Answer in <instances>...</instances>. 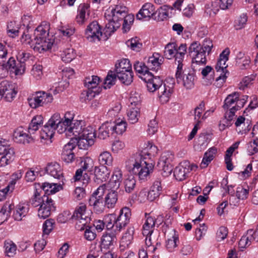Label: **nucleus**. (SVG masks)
I'll list each match as a JSON object with an SVG mask.
<instances>
[{
    "mask_svg": "<svg viewBox=\"0 0 258 258\" xmlns=\"http://www.w3.org/2000/svg\"><path fill=\"white\" fill-rule=\"evenodd\" d=\"M85 122L83 120H78L73 119L72 124L70 127V135L72 134L74 138L80 136L83 134L87 127L85 126Z\"/></svg>",
    "mask_w": 258,
    "mask_h": 258,
    "instance_id": "27",
    "label": "nucleus"
},
{
    "mask_svg": "<svg viewBox=\"0 0 258 258\" xmlns=\"http://www.w3.org/2000/svg\"><path fill=\"white\" fill-rule=\"evenodd\" d=\"M38 95H39L42 106L50 103L53 101V97L50 93H46L44 92H38Z\"/></svg>",
    "mask_w": 258,
    "mask_h": 258,
    "instance_id": "64",
    "label": "nucleus"
},
{
    "mask_svg": "<svg viewBox=\"0 0 258 258\" xmlns=\"http://www.w3.org/2000/svg\"><path fill=\"white\" fill-rule=\"evenodd\" d=\"M29 210V205L28 203H20L18 205L14 212L13 217L15 220L20 221L26 216Z\"/></svg>",
    "mask_w": 258,
    "mask_h": 258,
    "instance_id": "28",
    "label": "nucleus"
},
{
    "mask_svg": "<svg viewBox=\"0 0 258 258\" xmlns=\"http://www.w3.org/2000/svg\"><path fill=\"white\" fill-rule=\"evenodd\" d=\"M179 242L178 235L174 229H172L167 234V240L166 242V247L169 252L173 251L177 246Z\"/></svg>",
    "mask_w": 258,
    "mask_h": 258,
    "instance_id": "29",
    "label": "nucleus"
},
{
    "mask_svg": "<svg viewBox=\"0 0 258 258\" xmlns=\"http://www.w3.org/2000/svg\"><path fill=\"white\" fill-rule=\"evenodd\" d=\"M89 5L81 4L78 9V15L76 17V22L81 25L88 22L89 19Z\"/></svg>",
    "mask_w": 258,
    "mask_h": 258,
    "instance_id": "20",
    "label": "nucleus"
},
{
    "mask_svg": "<svg viewBox=\"0 0 258 258\" xmlns=\"http://www.w3.org/2000/svg\"><path fill=\"white\" fill-rule=\"evenodd\" d=\"M111 126L112 127V134L115 133L118 135L122 134L126 130V122L123 120H117L113 123L111 122Z\"/></svg>",
    "mask_w": 258,
    "mask_h": 258,
    "instance_id": "43",
    "label": "nucleus"
},
{
    "mask_svg": "<svg viewBox=\"0 0 258 258\" xmlns=\"http://www.w3.org/2000/svg\"><path fill=\"white\" fill-rule=\"evenodd\" d=\"M158 149L156 146L150 145L144 149L139 153L142 155V157L145 160L150 162V160L152 157L155 156L157 154Z\"/></svg>",
    "mask_w": 258,
    "mask_h": 258,
    "instance_id": "35",
    "label": "nucleus"
},
{
    "mask_svg": "<svg viewBox=\"0 0 258 258\" xmlns=\"http://www.w3.org/2000/svg\"><path fill=\"white\" fill-rule=\"evenodd\" d=\"M217 151V148L212 147L210 148L208 151L205 153L202 162L200 165L201 168H205L208 165L211 161L213 160L214 155L216 154Z\"/></svg>",
    "mask_w": 258,
    "mask_h": 258,
    "instance_id": "37",
    "label": "nucleus"
},
{
    "mask_svg": "<svg viewBox=\"0 0 258 258\" xmlns=\"http://www.w3.org/2000/svg\"><path fill=\"white\" fill-rule=\"evenodd\" d=\"M90 214L89 213L86 212V206L84 204H80L79 205L76 207L73 215L72 216L73 219H77L83 216V215H86Z\"/></svg>",
    "mask_w": 258,
    "mask_h": 258,
    "instance_id": "60",
    "label": "nucleus"
},
{
    "mask_svg": "<svg viewBox=\"0 0 258 258\" xmlns=\"http://www.w3.org/2000/svg\"><path fill=\"white\" fill-rule=\"evenodd\" d=\"M209 142L208 136L205 134H201L196 141L194 147L196 150L201 151L204 149Z\"/></svg>",
    "mask_w": 258,
    "mask_h": 258,
    "instance_id": "40",
    "label": "nucleus"
},
{
    "mask_svg": "<svg viewBox=\"0 0 258 258\" xmlns=\"http://www.w3.org/2000/svg\"><path fill=\"white\" fill-rule=\"evenodd\" d=\"M43 118L41 115H37L34 116L28 127V131L30 134H34L35 131L38 130L39 126L43 123Z\"/></svg>",
    "mask_w": 258,
    "mask_h": 258,
    "instance_id": "44",
    "label": "nucleus"
},
{
    "mask_svg": "<svg viewBox=\"0 0 258 258\" xmlns=\"http://www.w3.org/2000/svg\"><path fill=\"white\" fill-rule=\"evenodd\" d=\"M104 222L108 230L111 229L110 231L114 232V226L116 224V215L115 214L106 215L104 218Z\"/></svg>",
    "mask_w": 258,
    "mask_h": 258,
    "instance_id": "53",
    "label": "nucleus"
},
{
    "mask_svg": "<svg viewBox=\"0 0 258 258\" xmlns=\"http://www.w3.org/2000/svg\"><path fill=\"white\" fill-rule=\"evenodd\" d=\"M17 92L16 84L8 81L0 83V99L3 97L7 101L11 102L15 98Z\"/></svg>",
    "mask_w": 258,
    "mask_h": 258,
    "instance_id": "13",
    "label": "nucleus"
},
{
    "mask_svg": "<svg viewBox=\"0 0 258 258\" xmlns=\"http://www.w3.org/2000/svg\"><path fill=\"white\" fill-rule=\"evenodd\" d=\"M238 93L234 92L228 95L225 100L223 105L224 109H231L235 110V108L233 107H234L236 99H238Z\"/></svg>",
    "mask_w": 258,
    "mask_h": 258,
    "instance_id": "45",
    "label": "nucleus"
},
{
    "mask_svg": "<svg viewBox=\"0 0 258 258\" xmlns=\"http://www.w3.org/2000/svg\"><path fill=\"white\" fill-rule=\"evenodd\" d=\"M94 181L98 183L106 181L109 177L110 171L105 166H95L94 169Z\"/></svg>",
    "mask_w": 258,
    "mask_h": 258,
    "instance_id": "21",
    "label": "nucleus"
},
{
    "mask_svg": "<svg viewBox=\"0 0 258 258\" xmlns=\"http://www.w3.org/2000/svg\"><path fill=\"white\" fill-rule=\"evenodd\" d=\"M230 53L229 48L224 50L219 56V58L216 66L215 69L217 72L220 73L219 76L216 80V86L221 87L225 82L227 78L226 75L228 64L226 63L228 59V55Z\"/></svg>",
    "mask_w": 258,
    "mask_h": 258,
    "instance_id": "9",
    "label": "nucleus"
},
{
    "mask_svg": "<svg viewBox=\"0 0 258 258\" xmlns=\"http://www.w3.org/2000/svg\"><path fill=\"white\" fill-rule=\"evenodd\" d=\"M116 74L114 73L112 71L108 72L107 76L106 77L104 82V89H109L112 86L115 84L116 80Z\"/></svg>",
    "mask_w": 258,
    "mask_h": 258,
    "instance_id": "56",
    "label": "nucleus"
},
{
    "mask_svg": "<svg viewBox=\"0 0 258 258\" xmlns=\"http://www.w3.org/2000/svg\"><path fill=\"white\" fill-rule=\"evenodd\" d=\"M188 52L192 58L191 66L194 72L198 70L196 69L197 66L206 64L207 61L206 52L199 43L198 42L192 43L189 47Z\"/></svg>",
    "mask_w": 258,
    "mask_h": 258,
    "instance_id": "8",
    "label": "nucleus"
},
{
    "mask_svg": "<svg viewBox=\"0 0 258 258\" xmlns=\"http://www.w3.org/2000/svg\"><path fill=\"white\" fill-rule=\"evenodd\" d=\"M126 71H132V65L128 59H123L116 66V73Z\"/></svg>",
    "mask_w": 258,
    "mask_h": 258,
    "instance_id": "54",
    "label": "nucleus"
},
{
    "mask_svg": "<svg viewBox=\"0 0 258 258\" xmlns=\"http://www.w3.org/2000/svg\"><path fill=\"white\" fill-rule=\"evenodd\" d=\"M119 233L109 231L104 234L101 239L102 247L108 249L116 242V235Z\"/></svg>",
    "mask_w": 258,
    "mask_h": 258,
    "instance_id": "26",
    "label": "nucleus"
},
{
    "mask_svg": "<svg viewBox=\"0 0 258 258\" xmlns=\"http://www.w3.org/2000/svg\"><path fill=\"white\" fill-rule=\"evenodd\" d=\"M63 184L61 183H50L49 182H44L42 184H40V183H35V191L37 189V190L40 193V195H41L42 191L43 190L44 191V194H53L55 192L58 191L59 190L62 188V185Z\"/></svg>",
    "mask_w": 258,
    "mask_h": 258,
    "instance_id": "18",
    "label": "nucleus"
},
{
    "mask_svg": "<svg viewBox=\"0 0 258 258\" xmlns=\"http://www.w3.org/2000/svg\"><path fill=\"white\" fill-rule=\"evenodd\" d=\"M176 79L178 84H181L187 89H191L194 86L195 76L193 73H185Z\"/></svg>",
    "mask_w": 258,
    "mask_h": 258,
    "instance_id": "25",
    "label": "nucleus"
},
{
    "mask_svg": "<svg viewBox=\"0 0 258 258\" xmlns=\"http://www.w3.org/2000/svg\"><path fill=\"white\" fill-rule=\"evenodd\" d=\"M86 37L91 42H95L101 40L102 33L101 28L96 21L91 23L86 30Z\"/></svg>",
    "mask_w": 258,
    "mask_h": 258,
    "instance_id": "16",
    "label": "nucleus"
},
{
    "mask_svg": "<svg viewBox=\"0 0 258 258\" xmlns=\"http://www.w3.org/2000/svg\"><path fill=\"white\" fill-rule=\"evenodd\" d=\"M100 82V78L97 76L86 78L84 85L88 89H94L97 88Z\"/></svg>",
    "mask_w": 258,
    "mask_h": 258,
    "instance_id": "49",
    "label": "nucleus"
},
{
    "mask_svg": "<svg viewBox=\"0 0 258 258\" xmlns=\"http://www.w3.org/2000/svg\"><path fill=\"white\" fill-rule=\"evenodd\" d=\"M25 131L22 127H18L14 131L13 137L16 142L24 144L30 143L32 141L31 137Z\"/></svg>",
    "mask_w": 258,
    "mask_h": 258,
    "instance_id": "23",
    "label": "nucleus"
},
{
    "mask_svg": "<svg viewBox=\"0 0 258 258\" xmlns=\"http://www.w3.org/2000/svg\"><path fill=\"white\" fill-rule=\"evenodd\" d=\"M28 100L30 106L33 108H36L42 106L38 92H37L35 95L29 98Z\"/></svg>",
    "mask_w": 258,
    "mask_h": 258,
    "instance_id": "62",
    "label": "nucleus"
},
{
    "mask_svg": "<svg viewBox=\"0 0 258 258\" xmlns=\"http://www.w3.org/2000/svg\"><path fill=\"white\" fill-rule=\"evenodd\" d=\"M5 251L7 256L13 257L16 253L17 246L12 241H6L4 245Z\"/></svg>",
    "mask_w": 258,
    "mask_h": 258,
    "instance_id": "51",
    "label": "nucleus"
},
{
    "mask_svg": "<svg viewBox=\"0 0 258 258\" xmlns=\"http://www.w3.org/2000/svg\"><path fill=\"white\" fill-rule=\"evenodd\" d=\"M236 110L228 109L225 113L224 118L221 121L219 126L220 130H224L225 127L230 126L232 124V120L235 115Z\"/></svg>",
    "mask_w": 258,
    "mask_h": 258,
    "instance_id": "34",
    "label": "nucleus"
},
{
    "mask_svg": "<svg viewBox=\"0 0 258 258\" xmlns=\"http://www.w3.org/2000/svg\"><path fill=\"white\" fill-rule=\"evenodd\" d=\"M96 95V91L92 89H88L84 91L81 95V99L83 101L86 102L91 100Z\"/></svg>",
    "mask_w": 258,
    "mask_h": 258,
    "instance_id": "61",
    "label": "nucleus"
},
{
    "mask_svg": "<svg viewBox=\"0 0 258 258\" xmlns=\"http://www.w3.org/2000/svg\"><path fill=\"white\" fill-rule=\"evenodd\" d=\"M113 160L111 153L108 151L101 152L98 157V161L101 166H112Z\"/></svg>",
    "mask_w": 258,
    "mask_h": 258,
    "instance_id": "41",
    "label": "nucleus"
},
{
    "mask_svg": "<svg viewBox=\"0 0 258 258\" xmlns=\"http://www.w3.org/2000/svg\"><path fill=\"white\" fill-rule=\"evenodd\" d=\"M189 165L185 163V165L180 164L177 166L174 170V176L175 178L179 181H181L185 179L187 173L191 170Z\"/></svg>",
    "mask_w": 258,
    "mask_h": 258,
    "instance_id": "32",
    "label": "nucleus"
},
{
    "mask_svg": "<svg viewBox=\"0 0 258 258\" xmlns=\"http://www.w3.org/2000/svg\"><path fill=\"white\" fill-rule=\"evenodd\" d=\"M124 190L127 193L132 192L135 189L136 181L133 176H129L124 181Z\"/></svg>",
    "mask_w": 258,
    "mask_h": 258,
    "instance_id": "59",
    "label": "nucleus"
},
{
    "mask_svg": "<svg viewBox=\"0 0 258 258\" xmlns=\"http://www.w3.org/2000/svg\"><path fill=\"white\" fill-rule=\"evenodd\" d=\"M127 15V8L123 5L109 7L105 12V17L108 21L106 27L110 32H113L120 27L123 18Z\"/></svg>",
    "mask_w": 258,
    "mask_h": 258,
    "instance_id": "4",
    "label": "nucleus"
},
{
    "mask_svg": "<svg viewBox=\"0 0 258 258\" xmlns=\"http://www.w3.org/2000/svg\"><path fill=\"white\" fill-rule=\"evenodd\" d=\"M163 58L158 53H154L148 58L147 66L149 70L157 71L163 62Z\"/></svg>",
    "mask_w": 258,
    "mask_h": 258,
    "instance_id": "33",
    "label": "nucleus"
},
{
    "mask_svg": "<svg viewBox=\"0 0 258 258\" xmlns=\"http://www.w3.org/2000/svg\"><path fill=\"white\" fill-rule=\"evenodd\" d=\"M131 216L130 209L127 207H124L119 211V215L116 216V223L114 226V232L119 233L129 223Z\"/></svg>",
    "mask_w": 258,
    "mask_h": 258,
    "instance_id": "15",
    "label": "nucleus"
},
{
    "mask_svg": "<svg viewBox=\"0 0 258 258\" xmlns=\"http://www.w3.org/2000/svg\"><path fill=\"white\" fill-rule=\"evenodd\" d=\"M75 148L73 143H68L64 145L62 152V158L67 163L72 162L74 159V153L73 150Z\"/></svg>",
    "mask_w": 258,
    "mask_h": 258,
    "instance_id": "31",
    "label": "nucleus"
},
{
    "mask_svg": "<svg viewBox=\"0 0 258 258\" xmlns=\"http://www.w3.org/2000/svg\"><path fill=\"white\" fill-rule=\"evenodd\" d=\"M56 130L54 121L52 117L43 126L40 131V138L46 140V144H50L52 142L51 139L53 137L55 131Z\"/></svg>",
    "mask_w": 258,
    "mask_h": 258,
    "instance_id": "17",
    "label": "nucleus"
},
{
    "mask_svg": "<svg viewBox=\"0 0 258 258\" xmlns=\"http://www.w3.org/2000/svg\"><path fill=\"white\" fill-rule=\"evenodd\" d=\"M48 27L40 25L34 32V43L31 44V48L35 51L41 53L50 49L54 42L52 36H49L48 33Z\"/></svg>",
    "mask_w": 258,
    "mask_h": 258,
    "instance_id": "3",
    "label": "nucleus"
},
{
    "mask_svg": "<svg viewBox=\"0 0 258 258\" xmlns=\"http://www.w3.org/2000/svg\"><path fill=\"white\" fill-rule=\"evenodd\" d=\"M24 26L23 28L19 26V25L16 21H11L7 25V33L8 35L12 38H15L18 36L19 33L21 32L22 29H24Z\"/></svg>",
    "mask_w": 258,
    "mask_h": 258,
    "instance_id": "36",
    "label": "nucleus"
},
{
    "mask_svg": "<svg viewBox=\"0 0 258 258\" xmlns=\"http://www.w3.org/2000/svg\"><path fill=\"white\" fill-rule=\"evenodd\" d=\"M144 159L142 155L137 152L127 159L125 162V167L131 173L136 175L140 167L143 166Z\"/></svg>",
    "mask_w": 258,
    "mask_h": 258,
    "instance_id": "14",
    "label": "nucleus"
},
{
    "mask_svg": "<svg viewBox=\"0 0 258 258\" xmlns=\"http://www.w3.org/2000/svg\"><path fill=\"white\" fill-rule=\"evenodd\" d=\"M143 166L136 175H138L140 180H147L150 178V174L153 172L154 170V165L149 161L145 160L142 163Z\"/></svg>",
    "mask_w": 258,
    "mask_h": 258,
    "instance_id": "19",
    "label": "nucleus"
},
{
    "mask_svg": "<svg viewBox=\"0 0 258 258\" xmlns=\"http://www.w3.org/2000/svg\"><path fill=\"white\" fill-rule=\"evenodd\" d=\"M155 13V8L154 5L147 3L145 4L137 14V18L139 20H142L144 18H150Z\"/></svg>",
    "mask_w": 258,
    "mask_h": 258,
    "instance_id": "24",
    "label": "nucleus"
},
{
    "mask_svg": "<svg viewBox=\"0 0 258 258\" xmlns=\"http://www.w3.org/2000/svg\"><path fill=\"white\" fill-rule=\"evenodd\" d=\"M188 52L192 58L191 66L194 72L198 70L196 69L197 66L206 64L207 61L206 52L199 43L198 42L192 43L189 47Z\"/></svg>",
    "mask_w": 258,
    "mask_h": 258,
    "instance_id": "7",
    "label": "nucleus"
},
{
    "mask_svg": "<svg viewBox=\"0 0 258 258\" xmlns=\"http://www.w3.org/2000/svg\"><path fill=\"white\" fill-rule=\"evenodd\" d=\"M46 173L54 178L59 179L63 182V173L61 166L57 163H51L46 167Z\"/></svg>",
    "mask_w": 258,
    "mask_h": 258,
    "instance_id": "22",
    "label": "nucleus"
},
{
    "mask_svg": "<svg viewBox=\"0 0 258 258\" xmlns=\"http://www.w3.org/2000/svg\"><path fill=\"white\" fill-rule=\"evenodd\" d=\"M14 149L9 145L6 140L0 141V167L10 164L14 160Z\"/></svg>",
    "mask_w": 258,
    "mask_h": 258,
    "instance_id": "11",
    "label": "nucleus"
},
{
    "mask_svg": "<svg viewBox=\"0 0 258 258\" xmlns=\"http://www.w3.org/2000/svg\"><path fill=\"white\" fill-rule=\"evenodd\" d=\"M111 128V122H106L102 124L98 130V138L102 140L106 139L110 133L112 134Z\"/></svg>",
    "mask_w": 258,
    "mask_h": 258,
    "instance_id": "38",
    "label": "nucleus"
},
{
    "mask_svg": "<svg viewBox=\"0 0 258 258\" xmlns=\"http://www.w3.org/2000/svg\"><path fill=\"white\" fill-rule=\"evenodd\" d=\"M116 74L119 81L126 85L131 84L133 81V71L119 72Z\"/></svg>",
    "mask_w": 258,
    "mask_h": 258,
    "instance_id": "39",
    "label": "nucleus"
},
{
    "mask_svg": "<svg viewBox=\"0 0 258 258\" xmlns=\"http://www.w3.org/2000/svg\"><path fill=\"white\" fill-rule=\"evenodd\" d=\"M60 56L63 61L68 63L76 57V52L73 48L69 47L64 49L61 52Z\"/></svg>",
    "mask_w": 258,
    "mask_h": 258,
    "instance_id": "42",
    "label": "nucleus"
},
{
    "mask_svg": "<svg viewBox=\"0 0 258 258\" xmlns=\"http://www.w3.org/2000/svg\"><path fill=\"white\" fill-rule=\"evenodd\" d=\"M161 190V181L160 179H158L154 181L150 190L148 191V200L150 202L155 200L160 196Z\"/></svg>",
    "mask_w": 258,
    "mask_h": 258,
    "instance_id": "30",
    "label": "nucleus"
},
{
    "mask_svg": "<svg viewBox=\"0 0 258 258\" xmlns=\"http://www.w3.org/2000/svg\"><path fill=\"white\" fill-rule=\"evenodd\" d=\"M176 45L174 43H168L165 47L164 56L167 59H171L176 55Z\"/></svg>",
    "mask_w": 258,
    "mask_h": 258,
    "instance_id": "58",
    "label": "nucleus"
},
{
    "mask_svg": "<svg viewBox=\"0 0 258 258\" xmlns=\"http://www.w3.org/2000/svg\"><path fill=\"white\" fill-rule=\"evenodd\" d=\"M128 121L132 124L136 123L140 116V109L138 107L131 108L127 112Z\"/></svg>",
    "mask_w": 258,
    "mask_h": 258,
    "instance_id": "48",
    "label": "nucleus"
},
{
    "mask_svg": "<svg viewBox=\"0 0 258 258\" xmlns=\"http://www.w3.org/2000/svg\"><path fill=\"white\" fill-rule=\"evenodd\" d=\"M126 44L131 49L136 51H139L142 47V42L140 41L139 38L137 37L128 40L126 42Z\"/></svg>",
    "mask_w": 258,
    "mask_h": 258,
    "instance_id": "57",
    "label": "nucleus"
},
{
    "mask_svg": "<svg viewBox=\"0 0 258 258\" xmlns=\"http://www.w3.org/2000/svg\"><path fill=\"white\" fill-rule=\"evenodd\" d=\"M2 62V67L3 73H0V78L5 77L8 73V71L14 73L16 76L23 75L25 72L26 67L23 63L16 62V60L13 57H10L8 60L5 62Z\"/></svg>",
    "mask_w": 258,
    "mask_h": 258,
    "instance_id": "10",
    "label": "nucleus"
},
{
    "mask_svg": "<svg viewBox=\"0 0 258 258\" xmlns=\"http://www.w3.org/2000/svg\"><path fill=\"white\" fill-rule=\"evenodd\" d=\"M174 158L173 154L169 151L165 152L161 155L158 165L162 166L167 164H171Z\"/></svg>",
    "mask_w": 258,
    "mask_h": 258,
    "instance_id": "55",
    "label": "nucleus"
},
{
    "mask_svg": "<svg viewBox=\"0 0 258 258\" xmlns=\"http://www.w3.org/2000/svg\"><path fill=\"white\" fill-rule=\"evenodd\" d=\"M134 229L133 227H129L126 232L122 236L120 244L122 246L127 247L132 242L133 239Z\"/></svg>",
    "mask_w": 258,
    "mask_h": 258,
    "instance_id": "46",
    "label": "nucleus"
},
{
    "mask_svg": "<svg viewBox=\"0 0 258 258\" xmlns=\"http://www.w3.org/2000/svg\"><path fill=\"white\" fill-rule=\"evenodd\" d=\"M205 106L204 102L202 101L194 109V119L197 124H199L203 119V112L205 110Z\"/></svg>",
    "mask_w": 258,
    "mask_h": 258,
    "instance_id": "52",
    "label": "nucleus"
},
{
    "mask_svg": "<svg viewBox=\"0 0 258 258\" xmlns=\"http://www.w3.org/2000/svg\"><path fill=\"white\" fill-rule=\"evenodd\" d=\"M51 117L57 132L60 134L66 133V135L70 136V127L74 119V114L67 112L61 117L59 113H55Z\"/></svg>",
    "mask_w": 258,
    "mask_h": 258,
    "instance_id": "6",
    "label": "nucleus"
},
{
    "mask_svg": "<svg viewBox=\"0 0 258 258\" xmlns=\"http://www.w3.org/2000/svg\"><path fill=\"white\" fill-rule=\"evenodd\" d=\"M134 69L137 72L142 74L143 75H148L149 77V79L153 77H155L151 73H149V69L147 66H146L144 63L142 62L137 61L134 64Z\"/></svg>",
    "mask_w": 258,
    "mask_h": 258,
    "instance_id": "50",
    "label": "nucleus"
},
{
    "mask_svg": "<svg viewBox=\"0 0 258 258\" xmlns=\"http://www.w3.org/2000/svg\"><path fill=\"white\" fill-rule=\"evenodd\" d=\"M147 83V87L149 91L154 92L158 90L160 101L164 104L167 103L173 93V83L170 85L166 83L163 84V80L160 77H153L147 80L144 79Z\"/></svg>",
    "mask_w": 258,
    "mask_h": 258,
    "instance_id": "2",
    "label": "nucleus"
},
{
    "mask_svg": "<svg viewBox=\"0 0 258 258\" xmlns=\"http://www.w3.org/2000/svg\"><path fill=\"white\" fill-rule=\"evenodd\" d=\"M76 220L77 221L76 228L79 230H83L89 227L87 225L90 222L91 218L90 214H88L86 215H83L82 217L76 219Z\"/></svg>",
    "mask_w": 258,
    "mask_h": 258,
    "instance_id": "47",
    "label": "nucleus"
},
{
    "mask_svg": "<svg viewBox=\"0 0 258 258\" xmlns=\"http://www.w3.org/2000/svg\"><path fill=\"white\" fill-rule=\"evenodd\" d=\"M106 185H100L93 192L89 200V205L93 207L97 213H102L104 206L107 208L115 207L118 200L117 192L114 189L108 190L104 198V204L103 203L102 196L105 192Z\"/></svg>",
    "mask_w": 258,
    "mask_h": 258,
    "instance_id": "1",
    "label": "nucleus"
},
{
    "mask_svg": "<svg viewBox=\"0 0 258 258\" xmlns=\"http://www.w3.org/2000/svg\"><path fill=\"white\" fill-rule=\"evenodd\" d=\"M30 204L34 207H39L38 209V216L42 219L48 217L55 210L53 201L48 196L44 195L40 196V193L37 189L30 200Z\"/></svg>",
    "mask_w": 258,
    "mask_h": 258,
    "instance_id": "5",
    "label": "nucleus"
},
{
    "mask_svg": "<svg viewBox=\"0 0 258 258\" xmlns=\"http://www.w3.org/2000/svg\"><path fill=\"white\" fill-rule=\"evenodd\" d=\"M95 138V130L92 126H88L83 134L75 139L77 141L78 147L80 149L85 150L94 144Z\"/></svg>",
    "mask_w": 258,
    "mask_h": 258,
    "instance_id": "12",
    "label": "nucleus"
},
{
    "mask_svg": "<svg viewBox=\"0 0 258 258\" xmlns=\"http://www.w3.org/2000/svg\"><path fill=\"white\" fill-rule=\"evenodd\" d=\"M134 20V16L132 15H127L123 18L122 21V29L124 32H126L129 31Z\"/></svg>",
    "mask_w": 258,
    "mask_h": 258,
    "instance_id": "63",
    "label": "nucleus"
}]
</instances>
